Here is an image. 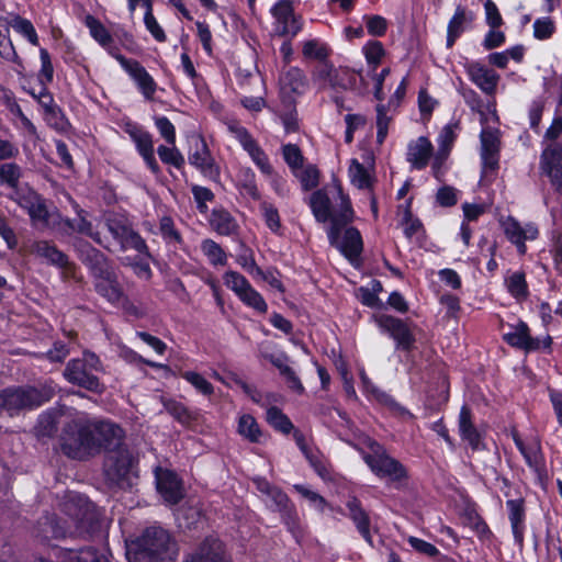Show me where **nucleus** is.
<instances>
[{
	"label": "nucleus",
	"instance_id": "21",
	"mask_svg": "<svg viewBox=\"0 0 562 562\" xmlns=\"http://www.w3.org/2000/svg\"><path fill=\"white\" fill-rule=\"evenodd\" d=\"M77 252L79 260L88 268L92 279L114 268L102 251L87 241L78 244Z\"/></svg>",
	"mask_w": 562,
	"mask_h": 562
},
{
	"label": "nucleus",
	"instance_id": "34",
	"mask_svg": "<svg viewBox=\"0 0 562 562\" xmlns=\"http://www.w3.org/2000/svg\"><path fill=\"white\" fill-rule=\"evenodd\" d=\"M280 85L284 92L302 94L307 87V79L302 69L291 67L281 75Z\"/></svg>",
	"mask_w": 562,
	"mask_h": 562
},
{
	"label": "nucleus",
	"instance_id": "19",
	"mask_svg": "<svg viewBox=\"0 0 562 562\" xmlns=\"http://www.w3.org/2000/svg\"><path fill=\"white\" fill-rule=\"evenodd\" d=\"M480 140L482 172L486 176L498 169L501 142L497 131L491 128L482 130Z\"/></svg>",
	"mask_w": 562,
	"mask_h": 562
},
{
	"label": "nucleus",
	"instance_id": "7",
	"mask_svg": "<svg viewBox=\"0 0 562 562\" xmlns=\"http://www.w3.org/2000/svg\"><path fill=\"white\" fill-rule=\"evenodd\" d=\"M104 225L120 245L121 250L134 249L140 255L150 257L145 239L133 228L132 222L125 215L109 213L104 216Z\"/></svg>",
	"mask_w": 562,
	"mask_h": 562
},
{
	"label": "nucleus",
	"instance_id": "51",
	"mask_svg": "<svg viewBox=\"0 0 562 562\" xmlns=\"http://www.w3.org/2000/svg\"><path fill=\"white\" fill-rule=\"evenodd\" d=\"M282 156L294 176L297 170L303 168L304 156L300 147L295 144H285L282 146Z\"/></svg>",
	"mask_w": 562,
	"mask_h": 562
},
{
	"label": "nucleus",
	"instance_id": "25",
	"mask_svg": "<svg viewBox=\"0 0 562 562\" xmlns=\"http://www.w3.org/2000/svg\"><path fill=\"white\" fill-rule=\"evenodd\" d=\"M183 562H229L222 541L214 537H206L194 553L188 555Z\"/></svg>",
	"mask_w": 562,
	"mask_h": 562
},
{
	"label": "nucleus",
	"instance_id": "26",
	"mask_svg": "<svg viewBox=\"0 0 562 562\" xmlns=\"http://www.w3.org/2000/svg\"><path fill=\"white\" fill-rule=\"evenodd\" d=\"M432 153L434 146L431 142L427 137L420 136L408 143L406 160L413 169L423 170L427 167Z\"/></svg>",
	"mask_w": 562,
	"mask_h": 562
},
{
	"label": "nucleus",
	"instance_id": "27",
	"mask_svg": "<svg viewBox=\"0 0 562 562\" xmlns=\"http://www.w3.org/2000/svg\"><path fill=\"white\" fill-rule=\"evenodd\" d=\"M509 331L503 334V339L509 346L525 351H532L540 348V340L530 336L528 325L525 322L520 321L517 325L509 326Z\"/></svg>",
	"mask_w": 562,
	"mask_h": 562
},
{
	"label": "nucleus",
	"instance_id": "40",
	"mask_svg": "<svg viewBox=\"0 0 562 562\" xmlns=\"http://www.w3.org/2000/svg\"><path fill=\"white\" fill-rule=\"evenodd\" d=\"M237 432L249 442L259 443L261 441L262 431L250 414H244L238 418Z\"/></svg>",
	"mask_w": 562,
	"mask_h": 562
},
{
	"label": "nucleus",
	"instance_id": "15",
	"mask_svg": "<svg viewBox=\"0 0 562 562\" xmlns=\"http://www.w3.org/2000/svg\"><path fill=\"white\" fill-rule=\"evenodd\" d=\"M229 132L239 142L245 151L250 156L254 164L259 168L262 173H271L272 166L269 161V157L265 150L259 146L257 140L244 126L237 123H231L228 125Z\"/></svg>",
	"mask_w": 562,
	"mask_h": 562
},
{
	"label": "nucleus",
	"instance_id": "53",
	"mask_svg": "<svg viewBox=\"0 0 562 562\" xmlns=\"http://www.w3.org/2000/svg\"><path fill=\"white\" fill-rule=\"evenodd\" d=\"M295 177L300 180L302 189L310 191L319 184L321 171L315 165H307L299 169Z\"/></svg>",
	"mask_w": 562,
	"mask_h": 562
},
{
	"label": "nucleus",
	"instance_id": "55",
	"mask_svg": "<svg viewBox=\"0 0 562 562\" xmlns=\"http://www.w3.org/2000/svg\"><path fill=\"white\" fill-rule=\"evenodd\" d=\"M8 198L16 202L22 209L29 211L41 198L35 191L29 188H19L14 192H10Z\"/></svg>",
	"mask_w": 562,
	"mask_h": 562
},
{
	"label": "nucleus",
	"instance_id": "49",
	"mask_svg": "<svg viewBox=\"0 0 562 562\" xmlns=\"http://www.w3.org/2000/svg\"><path fill=\"white\" fill-rule=\"evenodd\" d=\"M505 234L507 238L517 246L520 254L526 252L525 241L527 240V232L513 218L505 223Z\"/></svg>",
	"mask_w": 562,
	"mask_h": 562
},
{
	"label": "nucleus",
	"instance_id": "4",
	"mask_svg": "<svg viewBox=\"0 0 562 562\" xmlns=\"http://www.w3.org/2000/svg\"><path fill=\"white\" fill-rule=\"evenodd\" d=\"M91 428V419L80 416L69 420L61 429L59 446L61 452L79 461L89 460L98 456V445Z\"/></svg>",
	"mask_w": 562,
	"mask_h": 562
},
{
	"label": "nucleus",
	"instance_id": "37",
	"mask_svg": "<svg viewBox=\"0 0 562 562\" xmlns=\"http://www.w3.org/2000/svg\"><path fill=\"white\" fill-rule=\"evenodd\" d=\"M348 176L350 182L360 190H371L373 187L374 177L358 159H351Z\"/></svg>",
	"mask_w": 562,
	"mask_h": 562
},
{
	"label": "nucleus",
	"instance_id": "33",
	"mask_svg": "<svg viewBox=\"0 0 562 562\" xmlns=\"http://www.w3.org/2000/svg\"><path fill=\"white\" fill-rule=\"evenodd\" d=\"M32 251L37 257L45 259L49 265L59 268L72 267L69 262L68 256L47 240L35 241L32 246Z\"/></svg>",
	"mask_w": 562,
	"mask_h": 562
},
{
	"label": "nucleus",
	"instance_id": "17",
	"mask_svg": "<svg viewBox=\"0 0 562 562\" xmlns=\"http://www.w3.org/2000/svg\"><path fill=\"white\" fill-rule=\"evenodd\" d=\"M116 59L120 61L122 68L134 80L143 97L148 101L154 100L157 83L145 67L138 60L130 59L122 55H119Z\"/></svg>",
	"mask_w": 562,
	"mask_h": 562
},
{
	"label": "nucleus",
	"instance_id": "32",
	"mask_svg": "<svg viewBox=\"0 0 562 562\" xmlns=\"http://www.w3.org/2000/svg\"><path fill=\"white\" fill-rule=\"evenodd\" d=\"M65 415H71V409L63 404L43 412L37 420V435L52 437L57 431L58 419Z\"/></svg>",
	"mask_w": 562,
	"mask_h": 562
},
{
	"label": "nucleus",
	"instance_id": "11",
	"mask_svg": "<svg viewBox=\"0 0 562 562\" xmlns=\"http://www.w3.org/2000/svg\"><path fill=\"white\" fill-rule=\"evenodd\" d=\"M268 497L271 502L270 507L280 513L283 524L300 542L305 536V526L301 522L293 503L279 487H276Z\"/></svg>",
	"mask_w": 562,
	"mask_h": 562
},
{
	"label": "nucleus",
	"instance_id": "60",
	"mask_svg": "<svg viewBox=\"0 0 562 562\" xmlns=\"http://www.w3.org/2000/svg\"><path fill=\"white\" fill-rule=\"evenodd\" d=\"M363 54L366 56L367 63L373 66V69L382 61V58L385 55V49L381 42L379 41H369L363 46Z\"/></svg>",
	"mask_w": 562,
	"mask_h": 562
},
{
	"label": "nucleus",
	"instance_id": "41",
	"mask_svg": "<svg viewBox=\"0 0 562 562\" xmlns=\"http://www.w3.org/2000/svg\"><path fill=\"white\" fill-rule=\"evenodd\" d=\"M4 23V26L8 29L9 26H12L16 32L25 36L31 44L38 45L37 33L30 20L24 19L19 14L11 13L7 16Z\"/></svg>",
	"mask_w": 562,
	"mask_h": 562
},
{
	"label": "nucleus",
	"instance_id": "31",
	"mask_svg": "<svg viewBox=\"0 0 562 562\" xmlns=\"http://www.w3.org/2000/svg\"><path fill=\"white\" fill-rule=\"evenodd\" d=\"M470 79L486 94H494L499 80V76L485 66L473 63L468 66Z\"/></svg>",
	"mask_w": 562,
	"mask_h": 562
},
{
	"label": "nucleus",
	"instance_id": "12",
	"mask_svg": "<svg viewBox=\"0 0 562 562\" xmlns=\"http://www.w3.org/2000/svg\"><path fill=\"white\" fill-rule=\"evenodd\" d=\"M94 441L98 445V454L103 450L109 452L126 448L124 446V430L110 420L91 419Z\"/></svg>",
	"mask_w": 562,
	"mask_h": 562
},
{
	"label": "nucleus",
	"instance_id": "30",
	"mask_svg": "<svg viewBox=\"0 0 562 562\" xmlns=\"http://www.w3.org/2000/svg\"><path fill=\"white\" fill-rule=\"evenodd\" d=\"M506 507L508 510V519L510 521L512 531L515 538V541L520 547L524 543V533H525V520H526V508H525V499L522 497L508 499L506 502Z\"/></svg>",
	"mask_w": 562,
	"mask_h": 562
},
{
	"label": "nucleus",
	"instance_id": "58",
	"mask_svg": "<svg viewBox=\"0 0 562 562\" xmlns=\"http://www.w3.org/2000/svg\"><path fill=\"white\" fill-rule=\"evenodd\" d=\"M165 409L179 423L188 425L193 417L189 409L180 402L168 400L164 402Z\"/></svg>",
	"mask_w": 562,
	"mask_h": 562
},
{
	"label": "nucleus",
	"instance_id": "23",
	"mask_svg": "<svg viewBox=\"0 0 562 562\" xmlns=\"http://www.w3.org/2000/svg\"><path fill=\"white\" fill-rule=\"evenodd\" d=\"M347 513L346 515L355 525L357 531L363 538V540L373 547V538L371 535V517L364 509L361 502L357 497H350L346 503Z\"/></svg>",
	"mask_w": 562,
	"mask_h": 562
},
{
	"label": "nucleus",
	"instance_id": "3",
	"mask_svg": "<svg viewBox=\"0 0 562 562\" xmlns=\"http://www.w3.org/2000/svg\"><path fill=\"white\" fill-rule=\"evenodd\" d=\"M126 555L130 562H175L178 550L165 529L149 527Z\"/></svg>",
	"mask_w": 562,
	"mask_h": 562
},
{
	"label": "nucleus",
	"instance_id": "50",
	"mask_svg": "<svg viewBox=\"0 0 562 562\" xmlns=\"http://www.w3.org/2000/svg\"><path fill=\"white\" fill-rule=\"evenodd\" d=\"M335 69L327 60L318 63L312 70L313 82L322 90L329 88Z\"/></svg>",
	"mask_w": 562,
	"mask_h": 562
},
{
	"label": "nucleus",
	"instance_id": "39",
	"mask_svg": "<svg viewBox=\"0 0 562 562\" xmlns=\"http://www.w3.org/2000/svg\"><path fill=\"white\" fill-rule=\"evenodd\" d=\"M85 24L89 29L90 35L97 41L103 48H111L114 44V38L108 29L93 15H87Z\"/></svg>",
	"mask_w": 562,
	"mask_h": 562
},
{
	"label": "nucleus",
	"instance_id": "63",
	"mask_svg": "<svg viewBox=\"0 0 562 562\" xmlns=\"http://www.w3.org/2000/svg\"><path fill=\"white\" fill-rule=\"evenodd\" d=\"M41 69L38 72L40 81L46 86L53 81L54 67L52 64L50 55L46 48L40 49Z\"/></svg>",
	"mask_w": 562,
	"mask_h": 562
},
{
	"label": "nucleus",
	"instance_id": "43",
	"mask_svg": "<svg viewBox=\"0 0 562 562\" xmlns=\"http://www.w3.org/2000/svg\"><path fill=\"white\" fill-rule=\"evenodd\" d=\"M201 250L204 256L207 258L210 265L216 266H226L227 265V255L225 250L221 247L220 244L214 241L211 238L203 239L201 241Z\"/></svg>",
	"mask_w": 562,
	"mask_h": 562
},
{
	"label": "nucleus",
	"instance_id": "57",
	"mask_svg": "<svg viewBox=\"0 0 562 562\" xmlns=\"http://www.w3.org/2000/svg\"><path fill=\"white\" fill-rule=\"evenodd\" d=\"M238 299L247 306L254 308L256 312L260 314H266L268 311V305L262 297V295L256 291L252 286H249L247 291L243 293Z\"/></svg>",
	"mask_w": 562,
	"mask_h": 562
},
{
	"label": "nucleus",
	"instance_id": "20",
	"mask_svg": "<svg viewBox=\"0 0 562 562\" xmlns=\"http://www.w3.org/2000/svg\"><path fill=\"white\" fill-rule=\"evenodd\" d=\"M92 280L95 292L109 303L116 305L126 301L115 268L110 269Z\"/></svg>",
	"mask_w": 562,
	"mask_h": 562
},
{
	"label": "nucleus",
	"instance_id": "48",
	"mask_svg": "<svg viewBox=\"0 0 562 562\" xmlns=\"http://www.w3.org/2000/svg\"><path fill=\"white\" fill-rule=\"evenodd\" d=\"M508 292L517 300H525L528 296V285L525 273L516 271L505 280Z\"/></svg>",
	"mask_w": 562,
	"mask_h": 562
},
{
	"label": "nucleus",
	"instance_id": "29",
	"mask_svg": "<svg viewBox=\"0 0 562 562\" xmlns=\"http://www.w3.org/2000/svg\"><path fill=\"white\" fill-rule=\"evenodd\" d=\"M308 204L317 222L325 223L330 221V225L333 224V217L340 210V203L337 209H331V200L325 189L313 192Z\"/></svg>",
	"mask_w": 562,
	"mask_h": 562
},
{
	"label": "nucleus",
	"instance_id": "10",
	"mask_svg": "<svg viewBox=\"0 0 562 562\" xmlns=\"http://www.w3.org/2000/svg\"><path fill=\"white\" fill-rule=\"evenodd\" d=\"M53 228L66 235L77 233L88 236L104 249L111 250L110 245L102 238L101 234L93 229L92 223L88 220L87 211L78 205L76 218L64 217L57 214V222H53Z\"/></svg>",
	"mask_w": 562,
	"mask_h": 562
},
{
	"label": "nucleus",
	"instance_id": "64",
	"mask_svg": "<svg viewBox=\"0 0 562 562\" xmlns=\"http://www.w3.org/2000/svg\"><path fill=\"white\" fill-rule=\"evenodd\" d=\"M155 126L157 127L161 137L168 145H175L177 139L176 127L166 116H158L155 119Z\"/></svg>",
	"mask_w": 562,
	"mask_h": 562
},
{
	"label": "nucleus",
	"instance_id": "46",
	"mask_svg": "<svg viewBox=\"0 0 562 562\" xmlns=\"http://www.w3.org/2000/svg\"><path fill=\"white\" fill-rule=\"evenodd\" d=\"M157 154L164 164L172 166L178 170L183 169L186 160L181 151L177 148L176 144L158 146Z\"/></svg>",
	"mask_w": 562,
	"mask_h": 562
},
{
	"label": "nucleus",
	"instance_id": "2",
	"mask_svg": "<svg viewBox=\"0 0 562 562\" xmlns=\"http://www.w3.org/2000/svg\"><path fill=\"white\" fill-rule=\"evenodd\" d=\"M333 189L338 199H340V210L333 217V224L328 229L329 244L336 247L350 261L359 258L363 249V241L360 232L356 227H348L342 238H340L341 228L353 220V210L350 199L344 193L340 183L335 182Z\"/></svg>",
	"mask_w": 562,
	"mask_h": 562
},
{
	"label": "nucleus",
	"instance_id": "56",
	"mask_svg": "<svg viewBox=\"0 0 562 562\" xmlns=\"http://www.w3.org/2000/svg\"><path fill=\"white\" fill-rule=\"evenodd\" d=\"M181 376L201 394L211 396L214 393L213 385L200 373L195 371H184L181 373Z\"/></svg>",
	"mask_w": 562,
	"mask_h": 562
},
{
	"label": "nucleus",
	"instance_id": "35",
	"mask_svg": "<svg viewBox=\"0 0 562 562\" xmlns=\"http://www.w3.org/2000/svg\"><path fill=\"white\" fill-rule=\"evenodd\" d=\"M473 21V14L459 5L448 24L447 30V46L452 47L457 38L463 33L465 24Z\"/></svg>",
	"mask_w": 562,
	"mask_h": 562
},
{
	"label": "nucleus",
	"instance_id": "18",
	"mask_svg": "<svg viewBox=\"0 0 562 562\" xmlns=\"http://www.w3.org/2000/svg\"><path fill=\"white\" fill-rule=\"evenodd\" d=\"M375 323L397 342V347L406 351L412 350L415 337L406 322L382 314L375 317Z\"/></svg>",
	"mask_w": 562,
	"mask_h": 562
},
{
	"label": "nucleus",
	"instance_id": "5",
	"mask_svg": "<svg viewBox=\"0 0 562 562\" xmlns=\"http://www.w3.org/2000/svg\"><path fill=\"white\" fill-rule=\"evenodd\" d=\"M56 393L55 385L49 382L40 387H8L0 393V407L13 415L22 409H32L50 401Z\"/></svg>",
	"mask_w": 562,
	"mask_h": 562
},
{
	"label": "nucleus",
	"instance_id": "24",
	"mask_svg": "<svg viewBox=\"0 0 562 562\" xmlns=\"http://www.w3.org/2000/svg\"><path fill=\"white\" fill-rule=\"evenodd\" d=\"M459 435L467 441L472 450L477 451L484 448L483 436L474 425L473 413L468 405H463L458 417Z\"/></svg>",
	"mask_w": 562,
	"mask_h": 562
},
{
	"label": "nucleus",
	"instance_id": "22",
	"mask_svg": "<svg viewBox=\"0 0 562 562\" xmlns=\"http://www.w3.org/2000/svg\"><path fill=\"white\" fill-rule=\"evenodd\" d=\"M540 169L551 179L557 190L562 193V145L555 144L542 151Z\"/></svg>",
	"mask_w": 562,
	"mask_h": 562
},
{
	"label": "nucleus",
	"instance_id": "42",
	"mask_svg": "<svg viewBox=\"0 0 562 562\" xmlns=\"http://www.w3.org/2000/svg\"><path fill=\"white\" fill-rule=\"evenodd\" d=\"M22 178V168L15 162H4L0 165V186H5L14 192L20 188Z\"/></svg>",
	"mask_w": 562,
	"mask_h": 562
},
{
	"label": "nucleus",
	"instance_id": "9",
	"mask_svg": "<svg viewBox=\"0 0 562 562\" xmlns=\"http://www.w3.org/2000/svg\"><path fill=\"white\" fill-rule=\"evenodd\" d=\"M132 457L127 448L109 452L104 459L103 472L110 485L120 488L131 486Z\"/></svg>",
	"mask_w": 562,
	"mask_h": 562
},
{
	"label": "nucleus",
	"instance_id": "36",
	"mask_svg": "<svg viewBox=\"0 0 562 562\" xmlns=\"http://www.w3.org/2000/svg\"><path fill=\"white\" fill-rule=\"evenodd\" d=\"M158 229L166 245L171 246L176 249L184 248L183 237L180 231L177 228L172 217L167 215L160 217Z\"/></svg>",
	"mask_w": 562,
	"mask_h": 562
},
{
	"label": "nucleus",
	"instance_id": "14",
	"mask_svg": "<svg viewBox=\"0 0 562 562\" xmlns=\"http://www.w3.org/2000/svg\"><path fill=\"white\" fill-rule=\"evenodd\" d=\"M274 19L273 32L276 35L294 37L302 29V21L296 16L290 0H280L271 9Z\"/></svg>",
	"mask_w": 562,
	"mask_h": 562
},
{
	"label": "nucleus",
	"instance_id": "62",
	"mask_svg": "<svg viewBox=\"0 0 562 562\" xmlns=\"http://www.w3.org/2000/svg\"><path fill=\"white\" fill-rule=\"evenodd\" d=\"M391 117L386 114V106L379 104L376 106V143L382 145L387 136Z\"/></svg>",
	"mask_w": 562,
	"mask_h": 562
},
{
	"label": "nucleus",
	"instance_id": "13",
	"mask_svg": "<svg viewBox=\"0 0 562 562\" xmlns=\"http://www.w3.org/2000/svg\"><path fill=\"white\" fill-rule=\"evenodd\" d=\"M124 131L135 144L136 150L143 158L147 168L154 175H159L161 169L155 157L153 135L143 126L135 123H127Z\"/></svg>",
	"mask_w": 562,
	"mask_h": 562
},
{
	"label": "nucleus",
	"instance_id": "8",
	"mask_svg": "<svg viewBox=\"0 0 562 562\" xmlns=\"http://www.w3.org/2000/svg\"><path fill=\"white\" fill-rule=\"evenodd\" d=\"M368 447L370 452L363 453L362 458L376 476L390 481H401L406 477L403 464L392 458L379 442L370 439Z\"/></svg>",
	"mask_w": 562,
	"mask_h": 562
},
{
	"label": "nucleus",
	"instance_id": "47",
	"mask_svg": "<svg viewBox=\"0 0 562 562\" xmlns=\"http://www.w3.org/2000/svg\"><path fill=\"white\" fill-rule=\"evenodd\" d=\"M259 209L268 228L276 235H282V224L278 209L267 201L261 202Z\"/></svg>",
	"mask_w": 562,
	"mask_h": 562
},
{
	"label": "nucleus",
	"instance_id": "6",
	"mask_svg": "<svg viewBox=\"0 0 562 562\" xmlns=\"http://www.w3.org/2000/svg\"><path fill=\"white\" fill-rule=\"evenodd\" d=\"M100 366V360L94 353L86 352L82 358L72 359L67 363L64 378L74 385L90 392L102 393L103 385L95 375Z\"/></svg>",
	"mask_w": 562,
	"mask_h": 562
},
{
	"label": "nucleus",
	"instance_id": "59",
	"mask_svg": "<svg viewBox=\"0 0 562 562\" xmlns=\"http://www.w3.org/2000/svg\"><path fill=\"white\" fill-rule=\"evenodd\" d=\"M224 282L237 296H241L243 293L251 286L249 281L243 274L235 271L226 272L224 276Z\"/></svg>",
	"mask_w": 562,
	"mask_h": 562
},
{
	"label": "nucleus",
	"instance_id": "16",
	"mask_svg": "<svg viewBox=\"0 0 562 562\" xmlns=\"http://www.w3.org/2000/svg\"><path fill=\"white\" fill-rule=\"evenodd\" d=\"M188 160L189 164L200 170L204 177L211 180H216L220 177V167L215 162L202 136H198L193 139V146L189 151Z\"/></svg>",
	"mask_w": 562,
	"mask_h": 562
},
{
	"label": "nucleus",
	"instance_id": "1",
	"mask_svg": "<svg viewBox=\"0 0 562 562\" xmlns=\"http://www.w3.org/2000/svg\"><path fill=\"white\" fill-rule=\"evenodd\" d=\"M67 519L56 515L42 517L36 525V537L42 541L66 537H90L100 528L101 514L83 495H71L63 503Z\"/></svg>",
	"mask_w": 562,
	"mask_h": 562
},
{
	"label": "nucleus",
	"instance_id": "38",
	"mask_svg": "<svg viewBox=\"0 0 562 562\" xmlns=\"http://www.w3.org/2000/svg\"><path fill=\"white\" fill-rule=\"evenodd\" d=\"M210 225L217 234L223 236L233 234L237 228L234 217L224 209H214L212 211Z\"/></svg>",
	"mask_w": 562,
	"mask_h": 562
},
{
	"label": "nucleus",
	"instance_id": "44",
	"mask_svg": "<svg viewBox=\"0 0 562 562\" xmlns=\"http://www.w3.org/2000/svg\"><path fill=\"white\" fill-rule=\"evenodd\" d=\"M375 400L385 406L394 416L404 418V419H413L414 415L406 409L404 406H402L400 403L395 401V398L381 390H374L373 391Z\"/></svg>",
	"mask_w": 562,
	"mask_h": 562
},
{
	"label": "nucleus",
	"instance_id": "28",
	"mask_svg": "<svg viewBox=\"0 0 562 562\" xmlns=\"http://www.w3.org/2000/svg\"><path fill=\"white\" fill-rule=\"evenodd\" d=\"M157 490L170 504H177L183 497L181 484L178 476L168 470L156 471Z\"/></svg>",
	"mask_w": 562,
	"mask_h": 562
},
{
	"label": "nucleus",
	"instance_id": "54",
	"mask_svg": "<svg viewBox=\"0 0 562 562\" xmlns=\"http://www.w3.org/2000/svg\"><path fill=\"white\" fill-rule=\"evenodd\" d=\"M302 54L306 59H315L323 63L327 60L329 48L317 40H310L304 42Z\"/></svg>",
	"mask_w": 562,
	"mask_h": 562
},
{
	"label": "nucleus",
	"instance_id": "61",
	"mask_svg": "<svg viewBox=\"0 0 562 562\" xmlns=\"http://www.w3.org/2000/svg\"><path fill=\"white\" fill-rule=\"evenodd\" d=\"M356 82L355 71L348 68H336L331 78L330 87L333 89H349Z\"/></svg>",
	"mask_w": 562,
	"mask_h": 562
},
{
	"label": "nucleus",
	"instance_id": "45",
	"mask_svg": "<svg viewBox=\"0 0 562 562\" xmlns=\"http://www.w3.org/2000/svg\"><path fill=\"white\" fill-rule=\"evenodd\" d=\"M266 419L271 427L284 435L290 434L294 428L290 418L277 406L267 409Z\"/></svg>",
	"mask_w": 562,
	"mask_h": 562
},
{
	"label": "nucleus",
	"instance_id": "52",
	"mask_svg": "<svg viewBox=\"0 0 562 562\" xmlns=\"http://www.w3.org/2000/svg\"><path fill=\"white\" fill-rule=\"evenodd\" d=\"M31 220L34 223H41L45 226H52L53 222H57V214H50L47 210L45 201L40 198L32 209L27 211Z\"/></svg>",
	"mask_w": 562,
	"mask_h": 562
}]
</instances>
